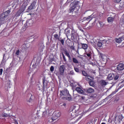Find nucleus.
<instances>
[{
	"label": "nucleus",
	"instance_id": "f8f14e48",
	"mask_svg": "<svg viewBox=\"0 0 124 124\" xmlns=\"http://www.w3.org/2000/svg\"><path fill=\"white\" fill-rule=\"evenodd\" d=\"M114 80L116 81V82H118L120 79H121V75L118 74L117 73H116L115 74H114Z\"/></svg>",
	"mask_w": 124,
	"mask_h": 124
},
{
	"label": "nucleus",
	"instance_id": "37998d69",
	"mask_svg": "<svg viewBox=\"0 0 124 124\" xmlns=\"http://www.w3.org/2000/svg\"><path fill=\"white\" fill-rule=\"evenodd\" d=\"M41 115H42V113L37 112V117H41Z\"/></svg>",
	"mask_w": 124,
	"mask_h": 124
},
{
	"label": "nucleus",
	"instance_id": "aec40b11",
	"mask_svg": "<svg viewBox=\"0 0 124 124\" xmlns=\"http://www.w3.org/2000/svg\"><path fill=\"white\" fill-rule=\"evenodd\" d=\"M26 23H27L29 27H31L33 24V20L32 19H29L26 21Z\"/></svg>",
	"mask_w": 124,
	"mask_h": 124
},
{
	"label": "nucleus",
	"instance_id": "5701e85b",
	"mask_svg": "<svg viewBox=\"0 0 124 124\" xmlns=\"http://www.w3.org/2000/svg\"><path fill=\"white\" fill-rule=\"evenodd\" d=\"M93 19V16H89L88 17H84L83 18L84 21H88V23L89 22H90V21H91L92 19Z\"/></svg>",
	"mask_w": 124,
	"mask_h": 124
},
{
	"label": "nucleus",
	"instance_id": "1a4fd4ad",
	"mask_svg": "<svg viewBox=\"0 0 124 124\" xmlns=\"http://www.w3.org/2000/svg\"><path fill=\"white\" fill-rule=\"evenodd\" d=\"M76 91H77V93H79V94H84V95H86V92H85V90H82V88L81 87H76Z\"/></svg>",
	"mask_w": 124,
	"mask_h": 124
},
{
	"label": "nucleus",
	"instance_id": "f3484780",
	"mask_svg": "<svg viewBox=\"0 0 124 124\" xmlns=\"http://www.w3.org/2000/svg\"><path fill=\"white\" fill-rule=\"evenodd\" d=\"M115 16H110L107 19L108 23H113L115 20Z\"/></svg>",
	"mask_w": 124,
	"mask_h": 124
},
{
	"label": "nucleus",
	"instance_id": "20e7f679",
	"mask_svg": "<svg viewBox=\"0 0 124 124\" xmlns=\"http://www.w3.org/2000/svg\"><path fill=\"white\" fill-rule=\"evenodd\" d=\"M61 114L62 113H61V112L59 111H55L53 114L52 117H51L52 122H54V121H56V120H58V119L61 117Z\"/></svg>",
	"mask_w": 124,
	"mask_h": 124
},
{
	"label": "nucleus",
	"instance_id": "7c9ffc66",
	"mask_svg": "<svg viewBox=\"0 0 124 124\" xmlns=\"http://www.w3.org/2000/svg\"><path fill=\"white\" fill-rule=\"evenodd\" d=\"M72 61L73 62H74V63H79V62H78V60L74 57L73 58Z\"/></svg>",
	"mask_w": 124,
	"mask_h": 124
},
{
	"label": "nucleus",
	"instance_id": "e433bc0d",
	"mask_svg": "<svg viewBox=\"0 0 124 124\" xmlns=\"http://www.w3.org/2000/svg\"><path fill=\"white\" fill-rule=\"evenodd\" d=\"M86 55L89 57V58H91L92 57V52H90L89 53L86 52Z\"/></svg>",
	"mask_w": 124,
	"mask_h": 124
},
{
	"label": "nucleus",
	"instance_id": "5fc2aeb1",
	"mask_svg": "<svg viewBox=\"0 0 124 124\" xmlns=\"http://www.w3.org/2000/svg\"><path fill=\"white\" fill-rule=\"evenodd\" d=\"M121 39V41H124V35H123L122 37H120Z\"/></svg>",
	"mask_w": 124,
	"mask_h": 124
},
{
	"label": "nucleus",
	"instance_id": "412c9836",
	"mask_svg": "<svg viewBox=\"0 0 124 124\" xmlns=\"http://www.w3.org/2000/svg\"><path fill=\"white\" fill-rule=\"evenodd\" d=\"M107 79L108 80H113L114 79V74H108V76L107 77Z\"/></svg>",
	"mask_w": 124,
	"mask_h": 124
},
{
	"label": "nucleus",
	"instance_id": "e2e57ef3",
	"mask_svg": "<svg viewBox=\"0 0 124 124\" xmlns=\"http://www.w3.org/2000/svg\"><path fill=\"white\" fill-rule=\"evenodd\" d=\"M65 55H66V56H67V57H68V58L69 57H70V55H69V52H68L67 53H66Z\"/></svg>",
	"mask_w": 124,
	"mask_h": 124
},
{
	"label": "nucleus",
	"instance_id": "f704fd0d",
	"mask_svg": "<svg viewBox=\"0 0 124 124\" xmlns=\"http://www.w3.org/2000/svg\"><path fill=\"white\" fill-rule=\"evenodd\" d=\"M33 96L32 95L31 96V97L30 98V99L28 100V102H33Z\"/></svg>",
	"mask_w": 124,
	"mask_h": 124
},
{
	"label": "nucleus",
	"instance_id": "4be33fe9",
	"mask_svg": "<svg viewBox=\"0 0 124 124\" xmlns=\"http://www.w3.org/2000/svg\"><path fill=\"white\" fill-rule=\"evenodd\" d=\"M124 119V116H123V115L120 114L117 116V120L119 123H121L122 121Z\"/></svg>",
	"mask_w": 124,
	"mask_h": 124
},
{
	"label": "nucleus",
	"instance_id": "49530a36",
	"mask_svg": "<svg viewBox=\"0 0 124 124\" xmlns=\"http://www.w3.org/2000/svg\"><path fill=\"white\" fill-rule=\"evenodd\" d=\"M54 61H55V59L54 58L49 59L50 62H54Z\"/></svg>",
	"mask_w": 124,
	"mask_h": 124
},
{
	"label": "nucleus",
	"instance_id": "2eb2a0df",
	"mask_svg": "<svg viewBox=\"0 0 124 124\" xmlns=\"http://www.w3.org/2000/svg\"><path fill=\"white\" fill-rule=\"evenodd\" d=\"M117 70L121 71L124 69V64L120 63L117 65Z\"/></svg>",
	"mask_w": 124,
	"mask_h": 124
},
{
	"label": "nucleus",
	"instance_id": "8fccbe9b",
	"mask_svg": "<svg viewBox=\"0 0 124 124\" xmlns=\"http://www.w3.org/2000/svg\"><path fill=\"white\" fill-rule=\"evenodd\" d=\"M69 59V62H72V59L71 58V56H69V57H68Z\"/></svg>",
	"mask_w": 124,
	"mask_h": 124
},
{
	"label": "nucleus",
	"instance_id": "f257e3e1",
	"mask_svg": "<svg viewBox=\"0 0 124 124\" xmlns=\"http://www.w3.org/2000/svg\"><path fill=\"white\" fill-rule=\"evenodd\" d=\"M60 97L63 96V98L68 100V101H72V97H71V95L69 94V92L67 89H63L62 91H60Z\"/></svg>",
	"mask_w": 124,
	"mask_h": 124
},
{
	"label": "nucleus",
	"instance_id": "864d4df0",
	"mask_svg": "<svg viewBox=\"0 0 124 124\" xmlns=\"http://www.w3.org/2000/svg\"><path fill=\"white\" fill-rule=\"evenodd\" d=\"M69 47L70 48V49H72V50H75V48H74V46H69Z\"/></svg>",
	"mask_w": 124,
	"mask_h": 124
},
{
	"label": "nucleus",
	"instance_id": "79ce46f5",
	"mask_svg": "<svg viewBox=\"0 0 124 124\" xmlns=\"http://www.w3.org/2000/svg\"><path fill=\"white\" fill-rule=\"evenodd\" d=\"M54 66H51L50 68V70L51 72H53L54 71Z\"/></svg>",
	"mask_w": 124,
	"mask_h": 124
},
{
	"label": "nucleus",
	"instance_id": "de8ad7c7",
	"mask_svg": "<svg viewBox=\"0 0 124 124\" xmlns=\"http://www.w3.org/2000/svg\"><path fill=\"white\" fill-rule=\"evenodd\" d=\"M62 50L64 51V53L65 55H66V54H67L68 53V52H67V51H66V49L62 48Z\"/></svg>",
	"mask_w": 124,
	"mask_h": 124
},
{
	"label": "nucleus",
	"instance_id": "603ef678",
	"mask_svg": "<svg viewBox=\"0 0 124 124\" xmlns=\"http://www.w3.org/2000/svg\"><path fill=\"white\" fill-rule=\"evenodd\" d=\"M74 70H75L76 72H79V69L78 68H74Z\"/></svg>",
	"mask_w": 124,
	"mask_h": 124
},
{
	"label": "nucleus",
	"instance_id": "a878e982",
	"mask_svg": "<svg viewBox=\"0 0 124 124\" xmlns=\"http://www.w3.org/2000/svg\"><path fill=\"white\" fill-rule=\"evenodd\" d=\"M82 45V48L84 49V50H86L88 48V45L86 44H81Z\"/></svg>",
	"mask_w": 124,
	"mask_h": 124
},
{
	"label": "nucleus",
	"instance_id": "c03bdc74",
	"mask_svg": "<svg viewBox=\"0 0 124 124\" xmlns=\"http://www.w3.org/2000/svg\"><path fill=\"white\" fill-rule=\"evenodd\" d=\"M24 22V20H20L19 22H18V24L19 25H23V22Z\"/></svg>",
	"mask_w": 124,
	"mask_h": 124
},
{
	"label": "nucleus",
	"instance_id": "6e6552de",
	"mask_svg": "<svg viewBox=\"0 0 124 124\" xmlns=\"http://www.w3.org/2000/svg\"><path fill=\"white\" fill-rule=\"evenodd\" d=\"M43 93H44V92H45V88H46L47 87V85H48V81H47V80H46L45 77H44L43 78Z\"/></svg>",
	"mask_w": 124,
	"mask_h": 124
},
{
	"label": "nucleus",
	"instance_id": "72a5a7b5",
	"mask_svg": "<svg viewBox=\"0 0 124 124\" xmlns=\"http://www.w3.org/2000/svg\"><path fill=\"white\" fill-rule=\"evenodd\" d=\"M6 62V60L5 59H2V62H1V65H5V62Z\"/></svg>",
	"mask_w": 124,
	"mask_h": 124
},
{
	"label": "nucleus",
	"instance_id": "7ed1b4c3",
	"mask_svg": "<svg viewBox=\"0 0 124 124\" xmlns=\"http://www.w3.org/2000/svg\"><path fill=\"white\" fill-rule=\"evenodd\" d=\"M40 62V60L37 59L35 63L33 64L32 66V71L33 73H35V72H37V70H38V64H39Z\"/></svg>",
	"mask_w": 124,
	"mask_h": 124
},
{
	"label": "nucleus",
	"instance_id": "f03ea898",
	"mask_svg": "<svg viewBox=\"0 0 124 124\" xmlns=\"http://www.w3.org/2000/svg\"><path fill=\"white\" fill-rule=\"evenodd\" d=\"M10 10H9L4 13H3L0 16V25H2V24L4 23V21L5 20H7V16H9V14H10Z\"/></svg>",
	"mask_w": 124,
	"mask_h": 124
},
{
	"label": "nucleus",
	"instance_id": "338daca9",
	"mask_svg": "<svg viewBox=\"0 0 124 124\" xmlns=\"http://www.w3.org/2000/svg\"><path fill=\"white\" fill-rule=\"evenodd\" d=\"M8 85L9 86H10V80H8Z\"/></svg>",
	"mask_w": 124,
	"mask_h": 124
},
{
	"label": "nucleus",
	"instance_id": "cd10ccee",
	"mask_svg": "<svg viewBox=\"0 0 124 124\" xmlns=\"http://www.w3.org/2000/svg\"><path fill=\"white\" fill-rule=\"evenodd\" d=\"M82 75L83 76H85V77H90L87 72H86L85 71H82Z\"/></svg>",
	"mask_w": 124,
	"mask_h": 124
},
{
	"label": "nucleus",
	"instance_id": "ea45409f",
	"mask_svg": "<svg viewBox=\"0 0 124 124\" xmlns=\"http://www.w3.org/2000/svg\"><path fill=\"white\" fill-rule=\"evenodd\" d=\"M62 56L64 62H66V59L65 58V56H64V54H63V53H62Z\"/></svg>",
	"mask_w": 124,
	"mask_h": 124
},
{
	"label": "nucleus",
	"instance_id": "0e129e2a",
	"mask_svg": "<svg viewBox=\"0 0 124 124\" xmlns=\"http://www.w3.org/2000/svg\"><path fill=\"white\" fill-rule=\"evenodd\" d=\"M11 68V67H9L6 70V71H10V69Z\"/></svg>",
	"mask_w": 124,
	"mask_h": 124
},
{
	"label": "nucleus",
	"instance_id": "69168bd1",
	"mask_svg": "<svg viewBox=\"0 0 124 124\" xmlns=\"http://www.w3.org/2000/svg\"><path fill=\"white\" fill-rule=\"evenodd\" d=\"M111 84H112V86H114L116 84V82H113Z\"/></svg>",
	"mask_w": 124,
	"mask_h": 124
},
{
	"label": "nucleus",
	"instance_id": "473e14b6",
	"mask_svg": "<svg viewBox=\"0 0 124 124\" xmlns=\"http://www.w3.org/2000/svg\"><path fill=\"white\" fill-rule=\"evenodd\" d=\"M70 35H71V34H70V31L69 30V31H67V32H66V35H67V38H68V37L70 38Z\"/></svg>",
	"mask_w": 124,
	"mask_h": 124
},
{
	"label": "nucleus",
	"instance_id": "4d7b16f0",
	"mask_svg": "<svg viewBox=\"0 0 124 124\" xmlns=\"http://www.w3.org/2000/svg\"><path fill=\"white\" fill-rule=\"evenodd\" d=\"M122 0H114V2H120Z\"/></svg>",
	"mask_w": 124,
	"mask_h": 124
},
{
	"label": "nucleus",
	"instance_id": "4c0bfd02",
	"mask_svg": "<svg viewBox=\"0 0 124 124\" xmlns=\"http://www.w3.org/2000/svg\"><path fill=\"white\" fill-rule=\"evenodd\" d=\"M58 40L62 43V45H64V40L63 39L61 40L60 39H59V40Z\"/></svg>",
	"mask_w": 124,
	"mask_h": 124
},
{
	"label": "nucleus",
	"instance_id": "c756f323",
	"mask_svg": "<svg viewBox=\"0 0 124 124\" xmlns=\"http://www.w3.org/2000/svg\"><path fill=\"white\" fill-rule=\"evenodd\" d=\"M97 46H98V47H99V48H100L101 47H102V46H103V45L102 44V42H98L97 43Z\"/></svg>",
	"mask_w": 124,
	"mask_h": 124
},
{
	"label": "nucleus",
	"instance_id": "6e6d98bb",
	"mask_svg": "<svg viewBox=\"0 0 124 124\" xmlns=\"http://www.w3.org/2000/svg\"><path fill=\"white\" fill-rule=\"evenodd\" d=\"M20 53V50H18L16 51V55L17 56H19V53Z\"/></svg>",
	"mask_w": 124,
	"mask_h": 124
},
{
	"label": "nucleus",
	"instance_id": "052dcab7",
	"mask_svg": "<svg viewBox=\"0 0 124 124\" xmlns=\"http://www.w3.org/2000/svg\"><path fill=\"white\" fill-rule=\"evenodd\" d=\"M78 29L81 31H82V32H84V30L82 29L81 27H79Z\"/></svg>",
	"mask_w": 124,
	"mask_h": 124
},
{
	"label": "nucleus",
	"instance_id": "dca6fc26",
	"mask_svg": "<svg viewBox=\"0 0 124 124\" xmlns=\"http://www.w3.org/2000/svg\"><path fill=\"white\" fill-rule=\"evenodd\" d=\"M39 52H43L44 49V45L43 43H40L38 45Z\"/></svg>",
	"mask_w": 124,
	"mask_h": 124
},
{
	"label": "nucleus",
	"instance_id": "bf43d9fd",
	"mask_svg": "<svg viewBox=\"0 0 124 124\" xmlns=\"http://www.w3.org/2000/svg\"><path fill=\"white\" fill-rule=\"evenodd\" d=\"M124 84H122L121 85L119 88H118V90H120V89H122V88H123V87H124Z\"/></svg>",
	"mask_w": 124,
	"mask_h": 124
},
{
	"label": "nucleus",
	"instance_id": "6ab92c4d",
	"mask_svg": "<svg viewBox=\"0 0 124 124\" xmlns=\"http://www.w3.org/2000/svg\"><path fill=\"white\" fill-rule=\"evenodd\" d=\"M70 37L72 40H74V39H75V32L74 31V30H72Z\"/></svg>",
	"mask_w": 124,
	"mask_h": 124
},
{
	"label": "nucleus",
	"instance_id": "09e8293b",
	"mask_svg": "<svg viewBox=\"0 0 124 124\" xmlns=\"http://www.w3.org/2000/svg\"><path fill=\"white\" fill-rule=\"evenodd\" d=\"M29 26V25L28 24V23L26 22V23H25L24 24V28H25V29H27V28H28Z\"/></svg>",
	"mask_w": 124,
	"mask_h": 124
},
{
	"label": "nucleus",
	"instance_id": "bb28decb",
	"mask_svg": "<svg viewBox=\"0 0 124 124\" xmlns=\"http://www.w3.org/2000/svg\"><path fill=\"white\" fill-rule=\"evenodd\" d=\"M89 84L90 86H91V87H95V86L94 85V81L93 80H90L89 82Z\"/></svg>",
	"mask_w": 124,
	"mask_h": 124
},
{
	"label": "nucleus",
	"instance_id": "2f4dec72",
	"mask_svg": "<svg viewBox=\"0 0 124 124\" xmlns=\"http://www.w3.org/2000/svg\"><path fill=\"white\" fill-rule=\"evenodd\" d=\"M54 37L56 39H58V40H60V36L58 34H55L54 35Z\"/></svg>",
	"mask_w": 124,
	"mask_h": 124
},
{
	"label": "nucleus",
	"instance_id": "393cba45",
	"mask_svg": "<svg viewBox=\"0 0 124 124\" xmlns=\"http://www.w3.org/2000/svg\"><path fill=\"white\" fill-rule=\"evenodd\" d=\"M102 43L103 44V46H106L109 43V41L104 40L102 41Z\"/></svg>",
	"mask_w": 124,
	"mask_h": 124
},
{
	"label": "nucleus",
	"instance_id": "58836bf2",
	"mask_svg": "<svg viewBox=\"0 0 124 124\" xmlns=\"http://www.w3.org/2000/svg\"><path fill=\"white\" fill-rule=\"evenodd\" d=\"M68 74L69 75H74V71L73 70H72L70 71V72H69Z\"/></svg>",
	"mask_w": 124,
	"mask_h": 124
},
{
	"label": "nucleus",
	"instance_id": "ddd939ff",
	"mask_svg": "<svg viewBox=\"0 0 124 124\" xmlns=\"http://www.w3.org/2000/svg\"><path fill=\"white\" fill-rule=\"evenodd\" d=\"M84 92L85 93V95L87 94V93H94V90L90 88L87 89H85Z\"/></svg>",
	"mask_w": 124,
	"mask_h": 124
},
{
	"label": "nucleus",
	"instance_id": "13d9d810",
	"mask_svg": "<svg viewBox=\"0 0 124 124\" xmlns=\"http://www.w3.org/2000/svg\"><path fill=\"white\" fill-rule=\"evenodd\" d=\"M3 71V70L2 69H0V75H1V74H2Z\"/></svg>",
	"mask_w": 124,
	"mask_h": 124
},
{
	"label": "nucleus",
	"instance_id": "774afa93",
	"mask_svg": "<svg viewBox=\"0 0 124 124\" xmlns=\"http://www.w3.org/2000/svg\"><path fill=\"white\" fill-rule=\"evenodd\" d=\"M3 60H5V54H4L3 55Z\"/></svg>",
	"mask_w": 124,
	"mask_h": 124
},
{
	"label": "nucleus",
	"instance_id": "b1692460",
	"mask_svg": "<svg viewBox=\"0 0 124 124\" xmlns=\"http://www.w3.org/2000/svg\"><path fill=\"white\" fill-rule=\"evenodd\" d=\"M101 58H102V60L104 61H106L107 60V56H105L104 54H103L102 53H100Z\"/></svg>",
	"mask_w": 124,
	"mask_h": 124
},
{
	"label": "nucleus",
	"instance_id": "680f3d73",
	"mask_svg": "<svg viewBox=\"0 0 124 124\" xmlns=\"http://www.w3.org/2000/svg\"><path fill=\"white\" fill-rule=\"evenodd\" d=\"M85 79L86 81H90V80H92V79H90L89 78H85Z\"/></svg>",
	"mask_w": 124,
	"mask_h": 124
},
{
	"label": "nucleus",
	"instance_id": "4468645a",
	"mask_svg": "<svg viewBox=\"0 0 124 124\" xmlns=\"http://www.w3.org/2000/svg\"><path fill=\"white\" fill-rule=\"evenodd\" d=\"M24 3L22 4V8H26L27 6H28V4L31 1V0H24Z\"/></svg>",
	"mask_w": 124,
	"mask_h": 124
},
{
	"label": "nucleus",
	"instance_id": "a19ab883",
	"mask_svg": "<svg viewBox=\"0 0 124 124\" xmlns=\"http://www.w3.org/2000/svg\"><path fill=\"white\" fill-rule=\"evenodd\" d=\"M120 22L121 23H124V14L123 15V17L121 18V20H120Z\"/></svg>",
	"mask_w": 124,
	"mask_h": 124
},
{
	"label": "nucleus",
	"instance_id": "a211bd4d",
	"mask_svg": "<svg viewBox=\"0 0 124 124\" xmlns=\"http://www.w3.org/2000/svg\"><path fill=\"white\" fill-rule=\"evenodd\" d=\"M100 85L101 87H105L107 85V82L105 80H101L100 81Z\"/></svg>",
	"mask_w": 124,
	"mask_h": 124
},
{
	"label": "nucleus",
	"instance_id": "9b49d317",
	"mask_svg": "<svg viewBox=\"0 0 124 124\" xmlns=\"http://www.w3.org/2000/svg\"><path fill=\"white\" fill-rule=\"evenodd\" d=\"M64 70H65V66L62 65L59 67V72L60 75H63L64 73Z\"/></svg>",
	"mask_w": 124,
	"mask_h": 124
},
{
	"label": "nucleus",
	"instance_id": "423d86ee",
	"mask_svg": "<svg viewBox=\"0 0 124 124\" xmlns=\"http://www.w3.org/2000/svg\"><path fill=\"white\" fill-rule=\"evenodd\" d=\"M36 2H37V0H33L31 5L28 7L27 10L29 11L30 10L35 9V6H36Z\"/></svg>",
	"mask_w": 124,
	"mask_h": 124
},
{
	"label": "nucleus",
	"instance_id": "c9c22d12",
	"mask_svg": "<svg viewBox=\"0 0 124 124\" xmlns=\"http://www.w3.org/2000/svg\"><path fill=\"white\" fill-rule=\"evenodd\" d=\"M99 24L100 25V29H102V28L103 27V26H104V23H103V22H99Z\"/></svg>",
	"mask_w": 124,
	"mask_h": 124
},
{
	"label": "nucleus",
	"instance_id": "a18cd8bd",
	"mask_svg": "<svg viewBox=\"0 0 124 124\" xmlns=\"http://www.w3.org/2000/svg\"><path fill=\"white\" fill-rule=\"evenodd\" d=\"M2 116V117H3L4 118H7V117H9V115L6 114H3Z\"/></svg>",
	"mask_w": 124,
	"mask_h": 124
},
{
	"label": "nucleus",
	"instance_id": "3c124183",
	"mask_svg": "<svg viewBox=\"0 0 124 124\" xmlns=\"http://www.w3.org/2000/svg\"><path fill=\"white\" fill-rule=\"evenodd\" d=\"M47 114V111H45L43 112V116H46Z\"/></svg>",
	"mask_w": 124,
	"mask_h": 124
},
{
	"label": "nucleus",
	"instance_id": "c85d7f7f",
	"mask_svg": "<svg viewBox=\"0 0 124 124\" xmlns=\"http://www.w3.org/2000/svg\"><path fill=\"white\" fill-rule=\"evenodd\" d=\"M115 41L117 43H121V42H122V40L121 39V37L119 38H115Z\"/></svg>",
	"mask_w": 124,
	"mask_h": 124
},
{
	"label": "nucleus",
	"instance_id": "0eeeda50",
	"mask_svg": "<svg viewBox=\"0 0 124 124\" xmlns=\"http://www.w3.org/2000/svg\"><path fill=\"white\" fill-rule=\"evenodd\" d=\"M26 10V8H23V6H22L21 8L16 12V14L15 15L14 18H17L19 17Z\"/></svg>",
	"mask_w": 124,
	"mask_h": 124
},
{
	"label": "nucleus",
	"instance_id": "9d476101",
	"mask_svg": "<svg viewBox=\"0 0 124 124\" xmlns=\"http://www.w3.org/2000/svg\"><path fill=\"white\" fill-rule=\"evenodd\" d=\"M77 111H76V109L74 108L73 109H72L70 111V115L71 116V117L72 118H73V119L74 118H75V117H76V116H77Z\"/></svg>",
	"mask_w": 124,
	"mask_h": 124
},
{
	"label": "nucleus",
	"instance_id": "39448f33",
	"mask_svg": "<svg viewBox=\"0 0 124 124\" xmlns=\"http://www.w3.org/2000/svg\"><path fill=\"white\" fill-rule=\"evenodd\" d=\"M79 4V1H74L73 3H71L70 6V8L69 9V11L70 13L73 12L75 9H76V7Z\"/></svg>",
	"mask_w": 124,
	"mask_h": 124
}]
</instances>
